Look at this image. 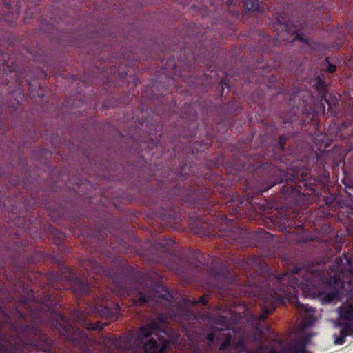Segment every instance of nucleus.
<instances>
[{
	"instance_id": "39448f33",
	"label": "nucleus",
	"mask_w": 353,
	"mask_h": 353,
	"mask_svg": "<svg viewBox=\"0 0 353 353\" xmlns=\"http://www.w3.org/2000/svg\"><path fill=\"white\" fill-rule=\"evenodd\" d=\"M215 225L212 224L208 218L203 219L198 216L196 221L191 220L192 230L201 236H230L233 231V221L226 215L219 214L216 215Z\"/></svg>"
},
{
	"instance_id": "c9c22d12",
	"label": "nucleus",
	"mask_w": 353,
	"mask_h": 353,
	"mask_svg": "<svg viewBox=\"0 0 353 353\" xmlns=\"http://www.w3.org/2000/svg\"><path fill=\"white\" fill-rule=\"evenodd\" d=\"M269 353H276V352H274V351H270V352H269Z\"/></svg>"
},
{
	"instance_id": "7ed1b4c3",
	"label": "nucleus",
	"mask_w": 353,
	"mask_h": 353,
	"mask_svg": "<svg viewBox=\"0 0 353 353\" xmlns=\"http://www.w3.org/2000/svg\"><path fill=\"white\" fill-rule=\"evenodd\" d=\"M33 273L16 269L10 283V296L14 301L8 307H0L4 322L11 331H40L38 326L45 325L55 331H82L74 322L60 313L61 298L56 291H45L35 299L33 291L23 279L33 281Z\"/></svg>"
},
{
	"instance_id": "f8f14e48",
	"label": "nucleus",
	"mask_w": 353,
	"mask_h": 353,
	"mask_svg": "<svg viewBox=\"0 0 353 353\" xmlns=\"http://www.w3.org/2000/svg\"><path fill=\"white\" fill-rule=\"evenodd\" d=\"M339 320L345 321L340 331H353V305H347L339 308Z\"/></svg>"
},
{
	"instance_id": "72a5a7b5",
	"label": "nucleus",
	"mask_w": 353,
	"mask_h": 353,
	"mask_svg": "<svg viewBox=\"0 0 353 353\" xmlns=\"http://www.w3.org/2000/svg\"><path fill=\"white\" fill-rule=\"evenodd\" d=\"M3 328L2 323L0 322V329Z\"/></svg>"
},
{
	"instance_id": "2eb2a0df",
	"label": "nucleus",
	"mask_w": 353,
	"mask_h": 353,
	"mask_svg": "<svg viewBox=\"0 0 353 353\" xmlns=\"http://www.w3.org/2000/svg\"><path fill=\"white\" fill-rule=\"evenodd\" d=\"M290 137L289 134H281L279 137L278 143L272 149V154L268 155L270 159L281 160L285 150V145Z\"/></svg>"
},
{
	"instance_id": "c756f323",
	"label": "nucleus",
	"mask_w": 353,
	"mask_h": 353,
	"mask_svg": "<svg viewBox=\"0 0 353 353\" xmlns=\"http://www.w3.org/2000/svg\"><path fill=\"white\" fill-rule=\"evenodd\" d=\"M348 125H349V124L347 122H343L341 123V129L346 128L348 127Z\"/></svg>"
},
{
	"instance_id": "473e14b6",
	"label": "nucleus",
	"mask_w": 353,
	"mask_h": 353,
	"mask_svg": "<svg viewBox=\"0 0 353 353\" xmlns=\"http://www.w3.org/2000/svg\"><path fill=\"white\" fill-rule=\"evenodd\" d=\"M296 241H297V242H299V243H300V242L301 241L300 239H296Z\"/></svg>"
},
{
	"instance_id": "f03ea898",
	"label": "nucleus",
	"mask_w": 353,
	"mask_h": 353,
	"mask_svg": "<svg viewBox=\"0 0 353 353\" xmlns=\"http://www.w3.org/2000/svg\"><path fill=\"white\" fill-rule=\"evenodd\" d=\"M90 263L91 270L97 274L106 275L111 279L112 290L117 295L130 296L137 306L152 305L163 311L149 315L137 331H168L166 330L168 319L179 321L182 331H191L201 323L199 316L192 307L199 303L207 306L208 294H204L198 300L183 299L181 303H177L172 292L160 283L163 279L161 274H157L158 281H154L148 274L134 282V270L130 266L118 272L110 271L94 259L90 260Z\"/></svg>"
},
{
	"instance_id": "dca6fc26",
	"label": "nucleus",
	"mask_w": 353,
	"mask_h": 353,
	"mask_svg": "<svg viewBox=\"0 0 353 353\" xmlns=\"http://www.w3.org/2000/svg\"><path fill=\"white\" fill-rule=\"evenodd\" d=\"M320 100L323 103H326L328 106V110L330 112L331 116L336 117L339 111V101L335 94L326 92L324 97H321Z\"/></svg>"
},
{
	"instance_id": "a211bd4d",
	"label": "nucleus",
	"mask_w": 353,
	"mask_h": 353,
	"mask_svg": "<svg viewBox=\"0 0 353 353\" xmlns=\"http://www.w3.org/2000/svg\"><path fill=\"white\" fill-rule=\"evenodd\" d=\"M294 226H295L294 230H296L297 232H301L303 230V227L301 225H300L299 223L296 224L294 220L287 217L285 215L283 225L281 226L282 231L291 234L292 233L291 229H292Z\"/></svg>"
},
{
	"instance_id": "58836bf2",
	"label": "nucleus",
	"mask_w": 353,
	"mask_h": 353,
	"mask_svg": "<svg viewBox=\"0 0 353 353\" xmlns=\"http://www.w3.org/2000/svg\"><path fill=\"white\" fill-rule=\"evenodd\" d=\"M352 34H353V32H352Z\"/></svg>"
},
{
	"instance_id": "aec40b11",
	"label": "nucleus",
	"mask_w": 353,
	"mask_h": 353,
	"mask_svg": "<svg viewBox=\"0 0 353 353\" xmlns=\"http://www.w3.org/2000/svg\"><path fill=\"white\" fill-rule=\"evenodd\" d=\"M260 0H244L245 10L250 12H259L261 9Z\"/></svg>"
},
{
	"instance_id": "0eeeda50",
	"label": "nucleus",
	"mask_w": 353,
	"mask_h": 353,
	"mask_svg": "<svg viewBox=\"0 0 353 353\" xmlns=\"http://www.w3.org/2000/svg\"><path fill=\"white\" fill-rule=\"evenodd\" d=\"M183 192L181 188L178 187L177 185L174 186V189L172 190V194L179 196V199L187 203H191L195 205H198V208H205L203 206V201H208L210 200L212 190L210 188L205 186H202L196 189H192L189 190L188 196L181 195V193Z\"/></svg>"
},
{
	"instance_id": "7c9ffc66",
	"label": "nucleus",
	"mask_w": 353,
	"mask_h": 353,
	"mask_svg": "<svg viewBox=\"0 0 353 353\" xmlns=\"http://www.w3.org/2000/svg\"><path fill=\"white\" fill-rule=\"evenodd\" d=\"M212 338H213V334L211 332V333H210V334H208V339H209V340H212Z\"/></svg>"
},
{
	"instance_id": "ddd939ff",
	"label": "nucleus",
	"mask_w": 353,
	"mask_h": 353,
	"mask_svg": "<svg viewBox=\"0 0 353 353\" xmlns=\"http://www.w3.org/2000/svg\"><path fill=\"white\" fill-rule=\"evenodd\" d=\"M292 299V301L295 302V307L296 310L299 312H304L305 314V316L304 317L302 322L303 327L305 329L312 327L316 321L315 317L312 314H311V312H314V310L311 307H308L307 305L301 303L298 301L296 296H294Z\"/></svg>"
},
{
	"instance_id": "9b49d317",
	"label": "nucleus",
	"mask_w": 353,
	"mask_h": 353,
	"mask_svg": "<svg viewBox=\"0 0 353 353\" xmlns=\"http://www.w3.org/2000/svg\"><path fill=\"white\" fill-rule=\"evenodd\" d=\"M72 315L76 323L87 331H101L105 325H108L106 321H92L87 317V313L84 311L77 310Z\"/></svg>"
},
{
	"instance_id": "4c0bfd02",
	"label": "nucleus",
	"mask_w": 353,
	"mask_h": 353,
	"mask_svg": "<svg viewBox=\"0 0 353 353\" xmlns=\"http://www.w3.org/2000/svg\"><path fill=\"white\" fill-rule=\"evenodd\" d=\"M352 142H353V134L352 135Z\"/></svg>"
},
{
	"instance_id": "5701e85b",
	"label": "nucleus",
	"mask_w": 353,
	"mask_h": 353,
	"mask_svg": "<svg viewBox=\"0 0 353 353\" xmlns=\"http://www.w3.org/2000/svg\"><path fill=\"white\" fill-rule=\"evenodd\" d=\"M296 109L298 112H296V110H295L294 108H293L292 113L289 118H285V117H282L283 123L288 124L293 123L294 121V118L299 113V112H302L303 114H305V111L307 110L305 106L304 107V109L300 110L299 108H297Z\"/></svg>"
},
{
	"instance_id": "f3484780",
	"label": "nucleus",
	"mask_w": 353,
	"mask_h": 353,
	"mask_svg": "<svg viewBox=\"0 0 353 353\" xmlns=\"http://www.w3.org/2000/svg\"><path fill=\"white\" fill-rule=\"evenodd\" d=\"M85 235L92 239H96L97 241L101 242L105 240L106 234H105L104 230L101 226H98L94 228L92 227L89 228Z\"/></svg>"
},
{
	"instance_id": "4468645a",
	"label": "nucleus",
	"mask_w": 353,
	"mask_h": 353,
	"mask_svg": "<svg viewBox=\"0 0 353 353\" xmlns=\"http://www.w3.org/2000/svg\"><path fill=\"white\" fill-rule=\"evenodd\" d=\"M71 288L72 292L75 294L79 296H85L88 294L91 290V285L88 281L79 277L73 279L71 283Z\"/></svg>"
},
{
	"instance_id": "c85d7f7f",
	"label": "nucleus",
	"mask_w": 353,
	"mask_h": 353,
	"mask_svg": "<svg viewBox=\"0 0 353 353\" xmlns=\"http://www.w3.org/2000/svg\"><path fill=\"white\" fill-rule=\"evenodd\" d=\"M230 341L229 340L225 341L221 346V349H224L226 346L229 345Z\"/></svg>"
},
{
	"instance_id": "412c9836",
	"label": "nucleus",
	"mask_w": 353,
	"mask_h": 353,
	"mask_svg": "<svg viewBox=\"0 0 353 353\" xmlns=\"http://www.w3.org/2000/svg\"><path fill=\"white\" fill-rule=\"evenodd\" d=\"M314 87L318 91L319 98L322 96L324 97V94L327 92L326 90L327 84L319 76L316 77Z\"/></svg>"
},
{
	"instance_id": "f704fd0d",
	"label": "nucleus",
	"mask_w": 353,
	"mask_h": 353,
	"mask_svg": "<svg viewBox=\"0 0 353 353\" xmlns=\"http://www.w3.org/2000/svg\"><path fill=\"white\" fill-rule=\"evenodd\" d=\"M68 269V271L70 274H71V270L70 268H67Z\"/></svg>"
},
{
	"instance_id": "f257e3e1",
	"label": "nucleus",
	"mask_w": 353,
	"mask_h": 353,
	"mask_svg": "<svg viewBox=\"0 0 353 353\" xmlns=\"http://www.w3.org/2000/svg\"><path fill=\"white\" fill-rule=\"evenodd\" d=\"M176 244L172 239H159L155 241L156 254L151 260L161 263L170 270L188 279L194 280L203 270L210 279L214 281L213 288L218 290V297L224 303L215 306V314L206 313V319L212 325L210 330L202 331H271L269 327L263 328L266 317L274 312L277 303L288 299L291 290L298 287L305 290L309 281L305 276L299 279L301 268L294 267L291 272L272 275L268 265L256 257L248 259V265H254V270L268 276L261 279L250 280L246 285L234 292L236 279L230 270L219 264L217 259L196 251L192 253V261L177 263L175 255Z\"/></svg>"
},
{
	"instance_id": "2f4dec72",
	"label": "nucleus",
	"mask_w": 353,
	"mask_h": 353,
	"mask_svg": "<svg viewBox=\"0 0 353 353\" xmlns=\"http://www.w3.org/2000/svg\"><path fill=\"white\" fill-rule=\"evenodd\" d=\"M221 83L222 85H223V84H224V85H225L227 87H228V84L225 82V79L221 80Z\"/></svg>"
},
{
	"instance_id": "4be33fe9",
	"label": "nucleus",
	"mask_w": 353,
	"mask_h": 353,
	"mask_svg": "<svg viewBox=\"0 0 353 353\" xmlns=\"http://www.w3.org/2000/svg\"><path fill=\"white\" fill-rule=\"evenodd\" d=\"M312 112L309 114L308 118L312 120L314 116L318 114L324 115L325 114V105L323 101H320L316 104V107L311 109Z\"/></svg>"
},
{
	"instance_id": "e433bc0d",
	"label": "nucleus",
	"mask_w": 353,
	"mask_h": 353,
	"mask_svg": "<svg viewBox=\"0 0 353 353\" xmlns=\"http://www.w3.org/2000/svg\"><path fill=\"white\" fill-rule=\"evenodd\" d=\"M235 14L238 16V15H239V13L237 12H235Z\"/></svg>"
},
{
	"instance_id": "a878e982",
	"label": "nucleus",
	"mask_w": 353,
	"mask_h": 353,
	"mask_svg": "<svg viewBox=\"0 0 353 353\" xmlns=\"http://www.w3.org/2000/svg\"><path fill=\"white\" fill-rule=\"evenodd\" d=\"M346 39V36L345 34H341L339 38V41L337 42V47L339 48L344 43V41Z\"/></svg>"
},
{
	"instance_id": "bb28decb",
	"label": "nucleus",
	"mask_w": 353,
	"mask_h": 353,
	"mask_svg": "<svg viewBox=\"0 0 353 353\" xmlns=\"http://www.w3.org/2000/svg\"><path fill=\"white\" fill-rule=\"evenodd\" d=\"M166 219H170V220H175L178 219V216L176 214H172L171 213H168L166 215Z\"/></svg>"
},
{
	"instance_id": "1a4fd4ad",
	"label": "nucleus",
	"mask_w": 353,
	"mask_h": 353,
	"mask_svg": "<svg viewBox=\"0 0 353 353\" xmlns=\"http://www.w3.org/2000/svg\"><path fill=\"white\" fill-rule=\"evenodd\" d=\"M144 349L146 353H163L171 345L170 340L156 334L154 336L149 338L146 334L145 336Z\"/></svg>"
},
{
	"instance_id": "423d86ee",
	"label": "nucleus",
	"mask_w": 353,
	"mask_h": 353,
	"mask_svg": "<svg viewBox=\"0 0 353 353\" xmlns=\"http://www.w3.org/2000/svg\"><path fill=\"white\" fill-rule=\"evenodd\" d=\"M275 28L279 31L277 33L278 40L285 41L288 43L299 41L310 45L309 39L305 38L296 28L292 26L289 17H286L284 14H280L276 17Z\"/></svg>"
},
{
	"instance_id": "6e6552de",
	"label": "nucleus",
	"mask_w": 353,
	"mask_h": 353,
	"mask_svg": "<svg viewBox=\"0 0 353 353\" xmlns=\"http://www.w3.org/2000/svg\"><path fill=\"white\" fill-rule=\"evenodd\" d=\"M88 308L92 312L110 320L116 319L120 311L119 304L115 305L114 307H110L108 303L103 299L100 300L99 297L94 298L93 303L88 305Z\"/></svg>"
},
{
	"instance_id": "cd10ccee",
	"label": "nucleus",
	"mask_w": 353,
	"mask_h": 353,
	"mask_svg": "<svg viewBox=\"0 0 353 353\" xmlns=\"http://www.w3.org/2000/svg\"><path fill=\"white\" fill-rule=\"evenodd\" d=\"M232 214L234 215H236V214H239V210H238L237 208H233L232 209Z\"/></svg>"
},
{
	"instance_id": "b1692460",
	"label": "nucleus",
	"mask_w": 353,
	"mask_h": 353,
	"mask_svg": "<svg viewBox=\"0 0 353 353\" xmlns=\"http://www.w3.org/2000/svg\"><path fill=\"white\" fill-rule=\"evenodd\" d=\"M349 332H341V334L339 337H336L334 339V343L336 345H341L345 341V338L347 336ZM350 334H353V332H350Z\"/></svg>"
},
{
	"instance_id": "6ab92c4d",
	"label": "nucleus",
	"mask_w": 353,
	"mask_h": 353,
	"mask_svg": "<svg viewBox=\"0 0 353 353\" xmlns=\"http://www.w3.org/2000/svg\"><path fill=\"white\" fill-rule=\"evenodd\" d=\"M191 165L184 163L180 170L175 173L176 178L178 181H185L188 176L191 174Z\"/></svg>"
},
{
	"instance_id": "20e7f679",
	"label": "nucleus",
	"mask_w": 353,
	"mask_h": 353,
	"mask_svg": "<svg viewBox=\"0 0 353 353\" xmlns=\"http://www.w3.org/2000/svg\"><path fill=\"white\" fill-rule=\"evenodd\" d=\"M281 179L279 181L273 183L267 188L252 189L248 185H246L243 194L241 196L238 194H232L230 201H237L239 205H242L245 201L252 203V199L256 195H261L262 193L276 183L285 181L280 193L285 198L295 196L300 194H304L305 191L315 192L316 180L310 176V170L305 168H296L292 165L288 172L279 171Z\"/></svg>"
},
{
	"instance_id": "9d476101",
	"label": "nucleus",
	"mask_w": 353,
	"mask_h": 353,
	"mask_svg": "<svg viewBox=\"0 0 353 353\" xmlns=\"http://www.w3.org/2000/svg\"><path fill=\"white\" fill-rule=\"evenodd\" d=\"M344 282L336 277L333 279V286L328 292H319V298L323 303H329L334 301H340L345 292Z\"/></svg>"
},
{
	"instance_id": "393cba45",
	"label": "nucleus",
	"mask_w": 353,
	"mask_h": 353,
	"mask_svg": "<svg viewBox=\"0 0 353 353\" xmlns=\"http://www.w3.org/2000/svg\"><path fill=\"white\" fill-rule=\"evenodd\" d=\"M330 57H326L325 61L327 63V65L325 68V71L329 73H334L336 70V67L335 65L332 64L330 62Z\"/></svg>"
}]
</instances>
